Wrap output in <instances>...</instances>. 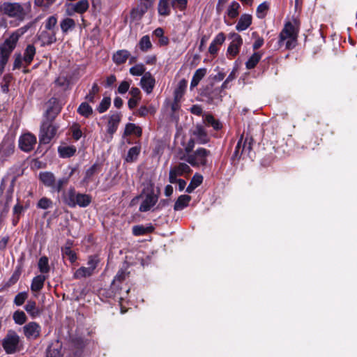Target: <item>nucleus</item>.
<instances>
[{"label": "nucleus", "instance_id": "obj_1", "mask_svg": "<svg viewBox=\"0 0 357 357\" xmlns=\"http://www.w3.org/2000/svg\"><path fill=\"white\" fill-rule=\"evenodd\" d=\"M75 172V168H72L68 176L56 179L55 175L51 172H40L38 178L40 181L46 187L50 189L52 193H59L68 183L70 178Z\"/></svg>", "mask_w": 357, "mask_h": 357}, {"label": "nucleus", "instance_id": "obj_2", "mask_svg": "<svg viewBox=\"0 0 357 357\" xmlns=\"http://www.w3.org/2000/svg\"><path fill=\"white\" fill-rule=\"evenodd\" d=\"M32 24L33 23L30 22L25 26L17 29L0 45V59L8 61L11 53L17 46V43L20 38L32 26Z\"/></svg>", "mask_w": 357, "mask_h": 357}, {"label": "nucleus", "instance_id": "obj_3", "mask_svg": "<svg viewBox=\"0 0 357 357\" xmlns=\"http://www.w3.org/2000/svg\"><path fill=\"white\" fill-rule=\"evenodd\" d=\"M298 28H296L291 22H287L279 35L278 44L281 47L286 40L285 48L292 50L296 45L298 35Z\"/></svg>", "mask_w": 357, "mask_h": 357}, {"label": "nucleus", "instance_id": "obj_4", "mask_svg": "<svg viewBox=\"0 0 357 357\" xmlns=\"http://www.w3.org/2000/svg\"><path fill=\"white\" fill-rule=\"evenodd\" d=\"M59 128V125L55 122V119L43 117L38 136L40 144H49L56 135Z\"/></svg>", "mask_w": 357, "mask_h": 357}, {"label": "nucleus", "instance_id": "obj_5", "mask_svg": "<svg viewBox=\"0 0 357 357\" xmlns=\"http://www.w3.org/2000/svg\"><path fill=\"white\" fill-rule=\"evenodd\" d=\"M211 155V151L205 148H198L191 154L181 158L194 167H205L207 165V158Z\"/></svg>", "mask_w": 357, "mask_h": 357}, {"label": "nucleus", "instance_id": "obj_6", "mask_svg": "<svg viewBox=\"0 0 357 357\" xmlns=\"http://www.w3.org/2000/svg\"><path fill=\"white\" fill-rule=\"evenodd\" d=\"M145 190L147 191V193L139 208L140 212H147L150 211L151 208L156 204L159 199L160 189L158 188L155 192L153 183H149L146 188L144 190V191Z\"/></svg>", "mask_w": 357, "mask_h": 357}, {"label": "nucleus", "instance_id": "obj_7", "mask_svg": "<svg viewBox=\"0 0 357 357\" xmlns=\"http://www.w3.org/2000/svg\"><path fill=\"white\" fill-rule=\"evenodd\" d=\"M0 13L20 21L23 20L26 15L24 8L20 3L4 2L0 5Z\"/></svg>", "mask_w": 357, "mask_h": 357}, {"label": "nucleus", "instance_id": "obj_8", "mask_svg": "<svg viewBox=\"0 0 357 357\" xmlns=\"http://www.w3.org/2000/svg\"><path fill=\"white\" fill-rule=\"evenodd\" d=\"M20 337L15 331L10 330L2 340V347L7 354H13L20 351Z\"/></svg>", "mask_w": 357, "mask_h": 357}, {"label": "nucleus", "instance_id": "obj_9", "mask_svg": "<svg viewBox=\"0 0 357 357\" xmlns=\"http://www.w3.org/2000/svg\"><path fill=\"white\" fill-rule=\"evenodd\" d=\"M155 0H139V3L130 11V18L132 21L140 20L144 15L153 7Z\"/></svg>", "mask_w": 357, "mask_h": 357}, {"label": "nucleus", "instance_id": "obj_10", "mask_svg": "<svg viewBox=\"0 0 357 357\" xmlns=\"http://www.w3.org/2000/svg\"><path fill=\"white\" fill-rule=\"evenodd\" d=\"M36 143L37 138L36 135L28 132L20 136L18 146L21 151L25 153H29L33 150Z\"/></svg>", "mask_w": 357, "mask_h": 357}, {"label": "nucleus", "instance_id": "obj_11", "mask_svg": "<svg viewBox=\"0 0 357 357\" xmlns=\"http://www.w3.org/2000/svg\"><path fill=\"white\" fill-rule=\"evenodd\" d=\"M229 38L232 39V41L227 47V56L229 59H233L239 53L243 45V38L238 33L234 32L229 33Z\"/></svg>", "mask_w": 357, "mask_h": 357}, {"label": "nucleus", "instance_id": "obj_12", "mask_svg": "<svg viewBox=\"0 0 357 357\" xmlns=\"http://www.w3.org/2000/svg\"><path fill=\"white\" fill-rule=\"evenodd\" d=\"M192 169L188 165L184 162H180L177 165L170 168L169 174V181L171 183H176V178L178 176H183L184 174H190Z\"/></svg>", "mask_w": 357, "mask_h": 357}, {"label": "nucleus", "instance_id": "obj_13", "mask_svg": "<svg viewBox=\"0 0 357 357\" xmlns=\"http://www.w3.org/2000/svg\"><path fill=\"white\" fill-rule=\"evenodd\" d=\"M47 109L44 112L43 117L56 119L62 109V106L58 98L52 97L47 102Z\"/></svg>", "mask_w": 357, "mask_h": 357}, {"label": "nucleus", "instance_id": "obj_14", "mask_svg": "<svg viewBox=\"0 0 357 357\" xmlns=\"http://www.w3.org/2000/svg\"><path fill=\"white\" fill-rule=\"evenodd\" d=\"M15 139L13 137H5L0 144V155L3 158H8L15 152Z\"/></svg>", "mask_w": 357, "mask_h": 357}, {"label": "nucleus", "instance_id": "obj_15", "mask_svg": "<svg viewBox=\"0 0 357 357\" xmlns=\"http://www.w3.org/2000/svg\"><path fill=\"white\" fill-rule=\"evenodd\" d=\"M191 135L196 139V142L199 144H206L210 141V137L208 136L207 131L204 126L202 124L197 123L193 130H191Z\"/></svg>", "mask_w": 357, "mask_h": 357}, {"label": "nucleus", "instance_id": "obj_16", "mask_svg": "<svg viewBox=\"0 0 357 357\" xmlns=\"http://www.w3.org/2000/svg\"><path fill=\"white\" fill-rule=\"evenodd\" d=\"M66 6L67 7L66 12L68 15H73L75 13L79 14L84 13L89 7L88 0H80L75 3H66Z\"/></svg>", "mask_w": 357, "mask_h": 357}, {"label": "nucleus", "instance_id": "obj_17", "mask_svg": "<svg viewBox=\"0 0 357 357\" xmlns=\"http://www.w3.org/2000/svg\"><path fill=\"white\" fill-rule=\"evenodd\" d=\"M229 83V82L225 79L220 88H215L211 91H209L207 89L202 93V95L207 98V101L208 103H213V100L216 98H218L220 100H222V96L220 95V93L222 91L228 89Z\"/></svg>", "mask_w": 357, "mask_h": 357}, {"label": "nucleus", "instance_id": "obj_18", "mask_svg": "<svg viewBox=\"0 0 357 357\" xmlns=\"http://www.w3.org/2000/svg\"><path fill=\"white\" fill-rule=\"evenodd\" d=\"M61 192L63 203L70 208H75V197L78 193L75 188L71 186L67 190L63 189Z\"/></svg>", "mask_w": 357, "mask_h": 357}, {"label": "nucleus", "instance_id": "obj_19", "mask_svg": "<svg viewBox=\"0 0 357 357\" xmlns=\"http://www.w3.org/2000/svg\"><path fill=\"white\" fill-rule=\"evenodd\" d=\"M56 31L43 30L38 34V39L41 42V46L51 45L56 42Z\"/></svg>", "mask_w": 357, "mask_h": 357}, {"label": "nucleus", "instance_id": "obj_20", "mask_svg": "<svg viewBox=\"0 0 357 357\" xmlns=\"http://www.w3.org/2000/svg\"><path fill=\"white\" fill-rule=\"evenodd\" d=\"M121 116L122 115L120 112H116L109 116L107 125V132L111 137H112L114 134L116 132L121 120Z\"/></svg>", "mask_w": 357, "mask_h": 357}, {"label": "nucleus", "instance_id": "obj_21", "mask_svg": "<svg viewBox=\"0 0 357 357\" xmlns=\"http://www.w3.org/2000/svg\"><path fill=\"white\" fill-rule=\"evenodd\" d=\"M225 39L226 36L223 32L218 33L209 45V54L213 56H216L220 50V46L225 43Z\"/></svg>", "mask_w": 357, "mask_h": 357}, {"label": "nucleus", "instance_id": "obj_22", "mask_svg": "<svg viewBox=\"0 0 357 357\" xmlns=\"http://www.w3.org/2000/svg\"><path fill=\"white\" fill-rule=\"evenodd\" d=\"M24 335L28 338L36 339L40 336V326L34 321L29 322L23 327Z\"/></svg>", "mask_w": 357, "mask_h": 357}, {"label": "nucleus", "instance_id": "obj_23", "mask_svg": "<svg viewBox=\"0 0 357 357\" xmlns=\"http://www.w3.org/2000/svg\"><path fill=\"white\" fill-rule=\"evenodd\" d=\"M155 84V79L150 72H146L142 76L140 80L141 87L146 91V93H151Z\"/></svg>", "mask_w": 357, "mask_h": 357}, {"label": "nucleus", "instance_id": "obj_24", "mask_svg": "<svg viewBox=\"0 0 357 357\" xmlns=\"http://www.w3.org/2000/svg\"><path fill=\"white\" fill-rule=\"evenodd\" d=\"M155 230V227L152 224H149L145 227L143 225H135L132 228V234L135 236H144L152 233Z\"/></svg>", "mask_w": 357, "mask_h": 357}, {"label": "nucleus", "instance_id": "obj_25", "mask_svg": "<svg viewBox=\"0 0 357 357\" xmlns=\"http://www.w3.org/2000/svg\"><path fill=\"white\" fill-rule=\"evenodd\" d=\"M252 17L249 14H243L236 26V29L238 31H243L246 30L252 24Z\"/></svg>", "mask_w": 357, "mask_h": 357}, {"label": "nucleus", "instance_id": "obj_26", "mask_svg": "<svg viewBox=\"0 0 357 357\" xmlns=\"http://www.w3.org/2000/svg\"><path fill=\"white\" fill-rule=\"evenodd\" d=\"M135 135L137 137H140L142 135V128L132 123H128L126 125L125 130L123 132V137L130 136Z\"/></svg>", "mask_w": 357, "mask_h": 357}, {"label": "nucleus", "instance_id": "obj_27", "mask_svg": "<svg viewBox=\"0 0 357 357\" xmlns=\"http://www.w3.org/2000/svg\"><path fill=\"white\" fill-rule=\"evenodd\" d=\"M102 167V163L96 162H95L91 167L86 169L85 172L84 177L83 178V181L86 183H89L91 181V178L96 174L101 172Z\"/></svg>", "mask_w": 357, "mask_h": 357}, {"label": "nucleus", "instance_id": "obj_28", "mask_svg": "<svg viewBox=\"0 0 357 357\" xmlns=\"http://www.w3.org/2000/svg\"><path fill=\"white\" fill-rule=\"evenodd\" d=\"M191 199L192 197L190 195H180L174 203V210L176 211H182L189 205V203L191 201Z\"/></svg>", "mask_w": 357, "mask_h": 357}, {"label": "nucleus", "instance_id": "obj_29", "mask_svg": "<svg viewBox=\"0 0 357 357\" xmlns=\"http://www.w3.org/2000/svg\"><path fill=\"white\" fill-rule=\"evenodd\" d=\"M47 277L40 274L35 276L31 281V290L33 292L40 291L44 287V283Z\"/></svg>", "mask_w": 357, "mask_h": 357}, {"label": "nucleus", "instance_id": "obj_30", "mask_svg": "<svg viewBox=\"0 0 357 357\" xmlns=\"http://www.w3.org/2000/svg\"><path fill=\"white\" fill-rule=\"evenodd\" d=\"M203 176L199 173H195L192 177L190 182L186 188V192L192 193L203 182Z\"/></svg>", "mask_w": 357, "mask_h": 357}, {"label": "nucleus", "instance_id": "obj_31", "mask_svg": "<svg viewBox=\"0 0 357 357\" xmlns=\"http://www.w3.org/2000/svg\"><path fill=\"white\" fill-rule=\"evenodd\" d=\"M130 55V54L129 51L126 50H120L114 54L112 59L116 65H121L126 63Z\"/></svg>", "mask_w": 357, "mask_h": 357}, {"label": "nucleus", "instance_id": "obj_32", "mask_svg": "<svg viewBox=\"0 0 357 357\" xmlns=\"http://www.w3.org/2000/svg\"><path fill=\"white\" fill-rule=\"evenodd\" d=\"M62 346L59 342L48 346L46 350V357H62Z\"/></svg>", "mask_w": 357, "mask_h": 357}, {"label": "nucleus", "instance_id": "obj_33", "mask_svg": "<svg viewBox=\"0 0 357 357\" xmlns=\"http://www.w3.org/2000/svg\"><path fill=\"white\" fill-rule=\"evenodd\" d=\"M91 195L78 192L75 197V207L79 206V207L85 208L91 203Z\"/></svg>", "mask_w": 357, "mask_h": 357}, {"label": "nucleus", "instance_id": "obj_34", "mask_svg": "<svg viewBox=\"0 0 357 357\" xmlns=\"http://www.w3.org/2000/svg\"><path fill=\"white\" fill-rule=\"evenodd\" d=\"M100 91V88L98 86V83L94 82L89 93L84 97L85 100L90 103H95L96 102L97 96L98 95ZM98 98L99 97L98 96Z\"/></svg>", "mask_w": 357, "mask_h": 357}, {"label": "nucleus", "instance_id": "obj_35", "mask_svg": "<svg viewBox=\"0 0 357 357\" xmlns=\"http://www.w3.org/2000/svg\"><path fill=\"white\" fill-rule=\"evenodd\" d=\"M36 52V50L33 45L29 44L26 46L23 56V61L25 62L26 66H29L31 63Z\"/></svg>", "mask_w": 357, "mask_h": 357}, {"label": "nucleus", "instance_id": "obj_36", "mask_svg": "<svg viewBox=\"0 0 357 357\" xmlns=\"http://www.w3.org/2000/svg\"><path fill=\"white\" fill-rule=\"evenodd\" d=\"M76 147L75 146H59L58 148V152L59 156L62 158H68L73 156L76 153Z\"/></svg>", "mask_w": 357, "mask_h": 357}, {"label": "nucleus", "instance_id": "obj_37", "mask_svg": "<svg viewBox=\"0 0 357 357\" xmlns=\"http://www.w3.org/2000/svg\"><path fill=\"white\" fill-rule=\"evenodd\" d=\"M89 103L87 101L82 102L77 109V112L84 118H89L93 114V108Z\"/></svg>", "mask_w": 357, "mask_h": 357}, {"label": "nucleus", "instance_id": "obj_38", "mask_svg": "<svg viewBox=\"0 0 357 357\" xmlns=\"http://www.w3.org/2000/svg\"><path fill=\"white\" fill-rule=\"evenodd\" d=\"M165 31L161 27H158L153 31V35L158 38V45L160 47L167 46L169 43V39L164 35Z\"/></svg>", "mask_w": 357, "mask_h": 357}, {"label": "nucleus", "instance_id": "obj_39", "mask_svg": "<svg viewBox=\"0 0 357 357\" xmlns=\"http://www.w3.org/2000/svg\"><path fill=\"white\" fill-rule=\"evenodd\" d=\"M206 72L207 70L205 68H199L195 72L190 82L191 89L197 86L199 84V82L206 75Z\"/></svg>", "mask_w": 357, "mask_h": 357}, {"label": "nucleus", "instance_id": "obj_40", "mask_svg": "<svg viewBox=\"0 0 357 357\" xmlns=\"http://www.w3.org/2000/svg\"><path fill=\"white\" fill-rule=\"evenodd\" d=\"M204 121L207 126L213 127L215 130H220L222 128L221 122L215 119L211 114L205 115Z\"/></svg>", "mask_w": 357, "mask_h": 357}, {"label": "nucleus", "instance_id": "obj_41", "mask_svg": "<svg viewBox=\"0 0 357 357\" xmlns=\"http://www.w3.org/2000/svg\"><path fill=\"white\" fill-rule=\"evenodd\" d=\"M263 54L261 52H256L252 54L245 63V67L248 70L253 69L261 59Z\"/></svg>", "mask_w": 357, "mask_h": 357}, {"label": "nucleus", "instance_id": "obj_42", "mask_svg": "<svg viewBox=\"0 0 357 357\" xmlns=\"http://www.w3.org/2000/svg\"><path fill=\"white\" fill-rule=\"evenodd\" d=\"M129 274V272H126L123 269L119 270L112 282V287H116L117 290H121V287H119V284H117V282L121 283L122 282H123L126 279V278L128 277Z\"/></svg>", "mask_w": 357, "mask_h": 357}, {"label": "nucleus", "instance_id": "obj_43", "mask_svg": "<svg viewBox=\"0 0 357 357\" xmlns=\"http://www.w3.org/2000/svg\"><path fill=\"white\" fill-rule=\"evenodd\" d=\"M24 309L32 318H35L40 313V310L36 306V301L33 300H29L27 301L24 306Z\"/></svg>", "mask_w": 357, "mask_h": 357}, {"label": "nucleus", "instance_id": "obj_44", "mask_svg": "<svg viewBox=\"0 0 357 357\" xmlns=\"http://www.w3.org/2000/svg\"><path fill=\"white\" fill-rule=\"evenodd\" d=\"M141 151V146H135L133 147H131L127 153V155L125 158V160L127 162H133L134 161L137 160L139 153Z\"/></svg>", "mask_w": 357, "mask_h": 357}, {"label": "nucleus", "instance_id": "obj_45", "mask_svg": "<svg viewBox=\"0 0 357 357\" xmlns=\"http://www.w3.org/2000/svg\"><path fill=\"white\" fill-rule=\"evenodd\" d=\"M188 86V81L185 79H182L179 81L177 87L174 92V96L176 99H181L184 95Z\"/></svg>", "mask_w": 357, "mask_h": 357}, {"label": "nucleus", "instance_id": "obj_46", "mask_svg": "<svg viewBox=\"0 0 357 357\" xmlns=\"http://www.w3.org/2000/svg\"><path fill=\"white\" fill-rule=\"evenodd\" d=\"M169 1L170 0H159L158 11L160 15L168 16L170 15Z\"/></svg>", "mask_w": 357, "mask_h": 357}, {"label": "nucleus", "instance_id": "obj_47", "mask_svg": "<svg viewBox=\"0 0 357 357\" xmlns=\"http://www.w3.org/2000/svg\"><path fill=\"white\" fill-rule=\"evenodd\" d=\"M138 47L143 52H146L152 49L153 45L149 35H145L140 38L138 43Z\"/></svg>", "mask_w": 357, "mask_h": 357}, {"label": "nucleus", "instance_id": "obj_48", "mask_svg": "<svg viewBox=\"0 0 357 357\" xmlns=\"http://www.w3.org/2000/svg\"><path fill=\"white\" fill-rule=\"evenodd\" d=\"M93 273L88 267L82 266L77 269L73 274V278L79 280L83 278L90 277Z\"/></svg>", "mask_w": 357, "mask_h": 357}, {"label": "nucleus", "instance_id": "obj_49", "mask_svg": "<svg viewBox=\"0 0 357 357\" xmlns=\"http://www.w3.org/2000/svg\"><path fill=\"white\" fill-rule=\"evenodd\" d=\"M22 274V268L20 266L16 267L10 278L5 284V287H10L14 285L20 279Z\"/></svg>", "mask_w": 357, "mask_h": 357}, {"label": "nucleus", "instance_id": "obj_50", "mask_svg": "<svg viewBox=\"0 0 357 357\" xmlns=\"http://www.w3.org/2000/svg\"><path fill=\"white\" fill-rule=\"evenodd\" d=\"M60 26L63 33H66L75 27V22L72 18L66 17L61 22Z\"/></svg>", "mask_w": 357, "mask_h": 357}, {"label": "nucleus", "instance_id": "obj_51", "mask_svg": "<svg viewBox=\"0 0 357 357\" xmlns=\"http://www.w3.org/2000/svg\"><path fill=\"white\" fill-rule=\"evenodd\" d=\"M38 266L40 272L43 275L45 273H48L50 271V267L49 266V259L47 257L43 256L41 257L38 263Z\"/></svg>", "mask_w": 357, "mask_h": 357}, {"label": "nucleus", "instance_id": "obj_52", "mask_svg": "<svg viewBox=\"0 0 357 357\" xmlns=\"http://www.w3.org/2000/svg\"><path fill=\"white\" fill-rule=\"evenodd\" d=\"M239 8H240V4L237 1H233L230 3V5L227 9L228 16L231 19H234V18L237 17L239 15V12H238Z\"/></svg>", "mask_w": 357, "mask_h": 357}, {"label": "nucleus", "instance_id": "obj_53", "mask_svg": "<svg viewBox=\"0 0 357 357\" xmlns=\"http://www.w3.org/2000/svg\"><path fill=\"white\" fill-rule=\"evenodd\" d=\"M321 140V139H319L317 136L312 135L305 140V148L314 150L315 148L319 145V142Z\"/></svg>", "mask_w": 357, "mask_h": 357}, {"label": "nucleus", "instance_id": "obj_54", "mask_svg": "<svg viewBox=\"0 0 357 357\" xmlns=\"http://www.w3.org/2000/svg\"><path fill=\"white\" fill-rule=\"evenodd\" d=\"M111 105L110 97H104L100 101V104L97 106L96 110L100 114H102L108 110Z\"/></svg>", "mask_w": 357, "mask_h": 357}, {"label": "nucleus", "instance_id": "obj_55", "mask_svg": "<svg viewBox=\"0 0 357 357\" xmlns=\"http://www.w3.org/2000/svg\"><path fill=\"white\" fill-rule=\"evenodd\" d=\"M129 73L133 76L144 75L146 73V67L143 63H137L130 68Z\"/></svg>", "mask_w": 357, "mask_h": 357}, {"label": "nucleus", "instance_id": "obj_56", "mask_svg": "<svg viewBox=\"0 0 357 357\" xmlns=\"http://www.w3.org/2000/svg\"><path fill=\"white\" fill-rule=\"evenodd\" d=\"M13 319L15 324L18 325L24 324L26 320L27 317L25 313L22 310H17L13 313Z\"/></svg>", "mask_w": 357, "mask_h": 357}, {"label": "nucleus", "instance_id": "obj_57", "mask_svg": "<svg viewBox=\"0 0 357 357\" xmlns=\"http://www.w3.org/2000/svg\"><path fill=\"white\" fill-rule=\"evenodd\" d=\"M242 144H243V135H241L240 139H238L237 144L235 147L234 152L231 156V160L234 162L238 161L240 160L241 157L243 155V154H241Z\"/></svg>", "mask_w": 357, "mask_h": 357}, {"label": "nucleus", "instance_id": "obj_58", "mask_svg": "<svg viewBox=\"0 0 357 357\" xmlns=\"http://www.w3.org/2000/svg\"><path fill=\"white\" fill-rule=\"evenodd\" d=\"M36 206L38 208L48 209L53 206V202L51 199L43 197L38 200Z\"/></svg>", "mask_w": 357, "mask_h": 357}, {"label": "nucleus", "instance_id": "obj_59", "mask_svg": "<svg viewBox=\"0 0 357 357\" xmlns=\"http://www.w3.org/2000/svg\"><path fill=\"white\" fill-rule=\"evenodd\" d=\"M119 290L116 289V287H113L112 284L111 285L109 289H102L99 291V294L100 296H105L106 298H114L116 294Z\"/></svg>", "mask_w": 357, "mask_h": 357}, {"label": "nucleus", "instance_id": "obj_60", "mask_svg": "<svg viewBox=\"0 0 357 357\" xmlns=\"http://www.w3.org/2000/svg\"><path fill=\"white\" fill-rule=\"evenodd\" d=\"M28 296L29 294L27 291L20 292L15 296L13 303L17 306H21L24 303Z\"/></svg>", "mask_w": 357, "mask_h": 357}, {"label": "nucleus", "instance_id": "obj_61", "mask_svg": "<svg viewBox=\"0 0 357 357\" xmlns=\"http://www.w3.org/2000/svg\"><path fill=\"white\" fill-rule=\"evenodd\" d=\"M63 256L68 257L70 263L73 264L76 261L77 257L75 251L72 250L70 247H65L61 250Z\"/></svg>", "mask_w": 357, "mask_h": 357}, {"label": "nucleus", "instance_id": "obj_62", "mask_svg": "<svg viewBox=\"0 0 357 357\" xmlns=\"http://www.w3.org/2000/svg\"><path fill=\"white\" fill-rule=\"evenodd\" d=\"M252 137H248V136H246V137L244 139V137L243 136L241 154H245L246 153H249L250 151L252 150Z\"/></svg>", "mask_w": 357, "mask_h": 357}, {"label": "nucleus", "instance_id": "obj_63", "mask_svg": "<svg viewBox=\"0 0 357 357\" xmlns=\"http://www.w3.org/2000/svg\"><path fill=\"white\" fill-rule=\"evenodd\" d=\"M269 8L268 3L267 2H263L260 3L257 8V16L259 19L265 17L266 13Z\"/></svg>", "mask_w": 357, "mask_h": 357}, {"label": "nucleus", "instance_id": "obj_64", "mask_svg": "<svg viewBox=\"0 0 357 357\" xmlns=\"http://www.w3.org/2000/svg\"><path fill=\"white\" fill-rule=\"evenodd\" d=\"M188 0H172L171 6L174 9L180 11H184L187 8Z\"/></svg>", "mask_w": 357, "mask_h": 357}]
</instances>
